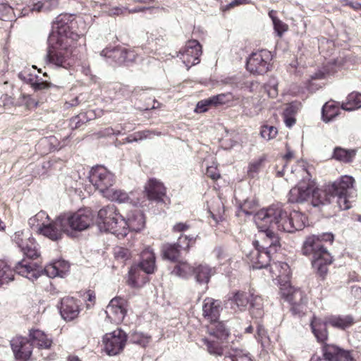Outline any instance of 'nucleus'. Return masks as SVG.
<instances>
[{
  "mask_svg": "<svg viewBox=\"0 0 361 361\" xmlns=\"http://www.w3.org/2000/svg\"><path fill=\"white\" fill-rule=\"evenodd\" d=\"M76 23L67 16H59L48 37L47 63L56 67L68 68L72 64L75 49L85 44V39L73 31Z\"/></svg>",
  "mask_w": 361,
  "mask_h": 361,
  "instance_id": "1",
  "label": "nucleus"
},
{
  "mask_svg": "<svg viewBox=\"0 0 361 361\" xmlns=\"http://www.w3.org/2000/svg\"><path fill=\"white\" fill-rule=\"evenodd\" d=\"M254 219L262 235H265L267 241L270 242V247L279 246V238L273 230L276 228L288 232L286 225L291 224L289 214L279 204H273L258 211Z\"/></svg>",
  "mask_w": 361,
  "mask_h": 361,
  "instance_id": "2",
  "label": "nucleus"
},
{
  "mask_svg": "<svg viewBox=\"0 0 361 361\" xmlns=\"http://www.w3.org/2000/svg\"><path fill=\"white\" fill-rule=\"evenodd\" d=\"M302 251L306 256H312V264L321 275L327 272V265L332 262V257L321 243L320 237L308 236L303 243Z\"/></svg>",
  "mask_w": 361,
  "mask_h": 361,
  "instance_id": "3",
  "label": "nucleus"
},
{
  "mask_svg": "<svg viewBox=\"0 0 361 361\" xmlns=\"http://www.w3.org/2000/svg\"><path fill=\"white\" fill-rule=\"evenodd\" d=\"M97 224L100 229L109 231L119 238L127 235L126 220L114 205H108L98 212Z\"/></svg>",
  "mask_w": 361,
  "mask_h": 361,
  "instance_id": "4",
  "label": "nucleus"
},
{
  "mask_svg": "<svg viewBox=\"0 0 361 361\" xmlns=\"http://www.w3.org/2000/svg\"><path fill=\"white\" fill-rule=\"evenodd\" d=\"M355 180L352 176H343L341 179L328 185V191L333 192L338 207L342 210L348 209L357 196L354 188Z\"/></svg>",
  "mask_w": 361,
  "mask_h": 361,
  "instance_id": "5",
  "label": "nucleus"
},
{
  "mask_svg": "<svg viewBox=\"0 0 361 361\" xmlns=\"http://www.w3.org/2000/svg\"><path fill=\"white\" fill-rule=\"evenodd\" d=\"M295 171L296 176L302 177V180L290 190L288 200L290 202L302 203L311 198L312 184L310 181V173L305 168L299 166Z\"/></svg>",
  "mask_w": 361,
  "mask_h": 361,
  "instance_id": "6",
  "label": "nucleus"
},
{
  "mask_svg": "<svg viewBox=\"0 0 361 361\" xmlns=\"http://www.w3.org/2000/svg\"><path fill=\"white\" fill-rule=\"evenodd\" d=\"M62 217L67 228V235H71L73 231H81L88 228L93 221L91 212L83 210L73 214H63Z\"/></svg>",
  "mask_w": 361,
  "mask_h": 361,
  "instance_id": "7",
  "label": "nucleus"
},
{
  "mask_svg": "<svg viewBox=\"0 0 361 361\" xmlns=\"http://www.w3.org/2000/svg\"><path fill=\"white\" fill-rule=\"evenodd\" d=\"M89 178L92 184L102 195L109 190L115 182L114 175L103 166L93 167Z\"/></svg>",
  "mask_w": 361,
  "mask_h": 361,
  "instance_id": "8",
  "label": "nucleus"
},
{
  "mask_svg": "<svg viewBox=\"0 0 361 361\" xmlns=\"http://www.w3.org/2000/svg\"><path fill=\"white\" fill-rule=\"evenodd\" d=\"M126 341V334L121 329H117L103 336V349L109 355H116L123 351Z\"/></svg>",
  "mask_w": 361,
  "mask_h": 361,
  "instance_id": "9",
  "label": "nucleus"
},
{
  "mask_svg": "<svg viewBox=\"0 0 361 361\" xmlns=\"http://www.w3.org/2000/svg\"><path fill=\"white\" fill-rule=\"evenodd\" d=\"M12 238L27 257L32 259L39 256L37 244L29 231H16Z\"/></svg>",
  "mask_w": 361,
  "mask_h": 361,
  "instance_id": "10",
  "label": "nucleus"
},
{
  "mask_svg": "<svg viewBox=\"0 0 361 361\" xmlns=\"http://www.w3.org/2000/svg\"><path fill=\"white\" fill-rule=\"evenodd\" d=\"M271 54L267 50L252 53L247 61V70L254 74H263L269 69Z\"/></svg>",
  "mask_w": 361,
  "mask_h": 361,
  "instance_id": "11",
  "label": "nucleus"
},
{
  "mask_svg": "<svg viewBox=\"0 0 361 361\" xmlns=\"http://www.w3.org/2000/svg\"><path fill=\"white\" fill-rule=\"evenodd\" d=\"M262 248L260 250L255 248L250 255V261L254 269H263L267 267L270 262L269 253L271 251H276L278 247H270V242L267 241V237L264 235Z\"/></svg>",
  "mask_w": 361,
  "mask_h": 361,
  "instance_id": "12",
  "label": "nucleus"
},
{
  "mask_svg": "<svg viewBox=\"0 0 361 361\" xmlns=\"http://www.w3.org/2000/svg\"><path fill=\"white\" fill-rule=\"evenodd\" d=\"M202 47L198 41H188L183 51H180V59L188 70L191 66L200 63L202 55Z\"/></svg>",
  "mask_w": 361,
  "mask_h": 361,
  "instance_id": "13",
  "label": "nucleus"
},
{
  "mask_svg": "<svg viewBox=\"0 0 361 361\" xmlns=\"http://www.w3.org/2000/svg\"><path fill=\"white\" fill-rule=\"evenodd\" d=\"M63 233L67 234V228L64 224L62 215L53 221H49L45 226L39 229V234L53 241L61 239Z\"/></svg>",
  "mask_w": 361,
  "mask_h": 361,
  "instance_id": "14",
  "label": "nucleus"
},
{
  "mask_svg": "<svg viewBox=\"0 0 361 361\" xmlns=\"http://www.w3.org/2000/svg\"><path fill=\"white\" fill-rule=\"evenodd\" d=\"M126 300L121 298H113L106 309L107 319L112 323H121L126 315Z\"/></svg>",
  "mask_w": 361,
  "mask_h": 361,
  "instance_id": "15",
  "label": "nucleus"
},
{
  "mask_svg": "<svg viewBox=\"0 0 361 361\" xmlns=\"http://www.w3.org/2000/svg\"><path fill=\"white\" fill-rule=\"evenodd\" d=\"M11 345L16 359L25 361L30 357L32 352V344L27 338L17 336L12 339Z\"/></svg>",
  "mask_w": 361,
  "mask_h": 361,
  "instance_id": "16",
  "label": "nucleus"
},
{
  "mask_svg": "<svg viewBox=\"0 0 361 361\" xmlns=\"http://www.w3.org/2000/svg\"><path fill=\"white\" fill-rule=\"evenodd\" d=\"M222 310L221 302L212 298H207L202 304V316L208 322H216L219 319Z\"/></svg>",
  "mask_w": 361,
  "mask_h": 361,
  "instance_id": "17",
  "label": "nucleus"
},
{
  "mask_svg": "<svg viewBox=\"0 0 361 361\" xmlns=\"http://www.w3.org/2000/svg\"><path fill=\"white\" fill-rule=\"evenodd\" d=\"M14 271L31 281L37 279L40 276V271L37 264L26 259L18 262L15 267Z\"/></svg>",
  "mask_w": 361,
  "mask_h": 361,
  "instance_id": "18",
  "label": "nucleus"
},
{
  "mask_svg": "<svg viewBox=\"0 0 361 361\" xmlns=\"http://www.w3.org/2000/svg\"><path fill=\"white\" fill-rule=\"evenodd\" d=\"M145 191L149 200L157 202L163 201L166 196V188L156 179H150L145 186Z\"/></svg>",
  "mask_w": 361,
  "mask_h": 361,
  "instance_id": "19",
  "label": "nucleus"
},
{
  "mask_svg": "<svg viewBox=\"0 0 361 361\" xmlns=\"http://www.w3.org/2000/svg\"><path fill=\"white\" fill-rule=\"evenodd\" d=\"M324 351V358L326 361H353V360L349 351L334 345H326Z\"/></svg>",
  "mask_w": 361,
  "mask_h": 361,
  "instance_id": "20",
  "label": "nucleus"
},
{
  "mask_svg": "<svg viewBox=\"0 0 361 361\" xmlns=\"http://www.w3.org/2000/svg\"><path fill=\"white\" fill-rule=\"evenodd\" d=\"M60 312L61 317L68 321L73 320L79 314V307L73 298L66 297L61 300Z\"/></svg>",
  "mask_w": 361,
  "mask_h": 361,
  "instance_id": "21",
  "label": "nucleus"
},
{
  "mask_svg": "<svg viewBox=\"0 0 361 361\" xmlns=\"http://www.w3.org/2000/svg\"><path fill=\"white\" fill-rule=\"evenodd\" d=\"M312 204L314 207L319 204H325L331 203L333 200L336 199L333 192L328 191V186L325 190L314 188L312 185V190L311 192Z\"/></svg>",
  "mask_w": 361,
  "mask_h": 361,
  "instance_id": "22",
  "label": "nucleus"
},
{
  "mask_svg": "<svg viewBox=\"0 0 361 361\" xmlns=\"http://www.w3.org/2000/svg\"><path fill=\"white\" fill-rule=\"evenodd\" d=\"M30 337L32 346L35 345L39 349H49L52 345V339L41 330L32 329L30 331Z\"/></svg>",
  "mask_w": 361,
  "mask_h": 361,
  "instance_id": "23",
  "label": "nucleus"
},
{
  "mask_svg": "<svg viewBox=\"0 0 361 361\" xmlns=\"http://www.w3.org/2000/svg\"><path fill=\"white\" fill-rule=\"evenodd\" d=\"M270 271L274 279L281 282L288 281L290 275V269L286 262H277L271 264Z\"/></svg>",
  "mask_w": 361,
  "mask_h": 361,
  "instance_id": "24",
  "label": "nucleus"
},
{
  "mask_svg": "<svg viewBox=\"0 0 361 361\" xmlns=\"http://www.w3.org/2000/svg\"><path fill=\"white\" fill-rule=\"evenodd\" d=\"M140 257V268L147 274H152L156 268L153 250L150 247H147L141 252Z\"/></svg>",
  "mask_w": 361,
  "mask_h": 361,
  "instance_id": "25",
  "label": "nucleus"
},
{
  "mask_svg": "<svg viewBox=\"0 0 361 361\" xmlns=\"http://www.w3.org/2000/svg\"><path fill=\"white\" fill-rule=\"evenodd\" d=\"M69 264L64 260L56 261L45 267L44 271L49 278L63 277L68 271Z\"/></svg>",
  "mask_w": 361,
  "mask_h": 361,
  "instance_id": "26",
  "label": "nucleus"
},
{
  "mask_svg": "<svg viewBox=\"0 0 361 361\" xmlns=\"http://www.w3.org/2000/svg\"><path fill=\"white\" fill-rule=\"evenodd\" d=\"M207 326V333L220 340H226L229 336V330L224 323L219 321L210 322Z\"/></svg>",
  "mask_w": 361,
  "mask_h": 361,
  "instance_id": "27",
  "label": "nucleus"
},
{
  "mask_svg": "<svg viewBox=\"0 0 361 361\" xmlns=\"http://www.w3.org/2000/svg\"><path fill=\"white\" fill-rule=\"evenodd\" d=\"M326 325H328L326 323V317L325 318L324 321H322L321 319L317 317H313L312 320L311 321V328L312 332L317 338V341L319 342L323 343L327 339L328 332L326 330Z\"/></svg>",
  "mask_w": 361,
  "mask_h": 361,
  "instance_id": "28",
  "label": "nucleus"
},
{
  "mask_svg": "<svg viewBox=\"0 0 361 361\" xmlns=\"http://www.w3.org/2000/svg\"><path fill=\"white\" fill-rule=\"evenodd\" d=\"M326 323L334 328L345 329L353 324L354 319L350 315H331L326 317Z\"/></svg>",
  "mask_w": 361,
  "mask_h": 361,
  "instance_id": "29",
  "label": "nucleus"
},
{
  "mask_svg": "<svg viewBox=\"0 0 361 361\" xmlns=\"http://www.w3.org/2000/svg\"><path fill=\"white\" fill-rule=\"evenodd\" d=\"M214 274V268H212L205 264H199L194 269L195 279L199 283L207 284L211 276Z\"/></svg>",
  "mask_w": 361,
  "mask_h": 361,
  "instance_id": "30",
  "label": "nucleus"
},
{
  "mask_svg": "<svg viewBox=\"0 0 361 361\" xmlns=\"http://www.w3.org/2000/svg\"><path fill=\"white\" fill-rule=\"evenodd\" d=\"M290 222L291 224L286 225L288 233H293L295 231L302 230L306 222V216L300 212L293 211L289 214Z\"/></svg>",
  "mask_w": 361,
  "mask_h": 361,
  "instance_id": "31",
  "label": "nucleus"
},
{
  "mask_svg": "<svg viewBox=\"0 0 361 361\" xmlns=\"http://www.w3.org/2000/svg\"><path fill=\"white\" fill-rule=\"evenodd\" d=\"M127 222V234L129 231H140L142 230L145 224L144 215L140 212H136L129 215Z\"/></svg>",
  "mask_w": 361,
  "mask_h": 361,
  "instance_id": "32",
  "label": "nucleus"
},
{
  "mask_svg": "<svg viewBox=\"0 0 361 361\" xmlns=\"http://www.w3.org/2000/svg\"><path fill=\"white\" fill-rule=\"evenodd\" d=\"M339 103L329 101L322 107V119L326 123L330 122L339 114Z\"/></svg>",
  "mask_w": 361,
  "mask_h": 361,
  "instance_id": "33",
  "label": "nucleus"
},
{
  "mask_svg": "<svg viewBox=\"0 0 361 361\" xmlns=\"http://www.w3.org/2000/svg\"><path fill=\"white\" fill-rule=\"evenodd\" d=\"M361 107V94L352 92L346 98V102H343L341 108L343 110L351 111Z\"/></svg>",
  "mask_w": 361,
  "mask_h": 361,
  "instance_id": "34",
  "label": "nucleus"
},
{
  "mask_svg": "<svg viewBox=\"0 0 361 361\" xmlns=\"http://www.w3.org/2000/svg\"><path fill=\"white\" fill-rule=\"evenodd\" d=\"M110 56H112L114 59H115L118 63H124L126 62L133 61L135 58V55L133 51H128L125 49H114Z\"/></svg>",
  "mask_w": 361,
  "mask_h": 361,
  "instance_id": "35",
  "label": "nucleus"
},
{
  "mask_svg": "<svg viewBox=\"0 0 361 361\" xmlns=\"http://www.w3.org/2000/svg\"><path fill=\"white\" fill-rule=\"evenodd\" d=\"M49 221V216L45 212L41 211L29 219V224L32 227H35L37 232L39 233V229L45 226Z\"/></svg>",
  "mask_w": 361,
  "mask_h": 361,
  "instance_id": "36",
  "label": "nucleus"
},
{
  "mask_svg": "<svg viewBox=\"0 0 361 361\" xmlns=\"http://www.w3.org/2000/svg\"><path fill=\"white\" fill-rule=\"evenodd\" d=\"M103 196L111 201H115L119 203L126 202L129 199V196L127 192L121 190H115L111 188L107 190Z\"/></svg>",
  "mask_w": 361,
  "mask_h": 361,
  "instance_id": "37",
  "label": "nucleus"
},
{
  "mask_svg": "<svg viewBox=\"0 0 361 361\" xmlns=\"http://www.w3.org/2000/svg\"><path fill=\"white\" fill-rule=\"evenodd\" d=\"M194 269L195 268L191 267L188 262H182L176 265L171 273L179 277L188 278L194 274Z\"/></svg>",
  "mask_w": 361,
  "mask_h": 361,
  "instance_id": "38",
  "label": "nucleus"
},
{
  "mask_svg": "<svg viewBox=\"0 0 361 361\" xmlns=\"http://www.w3.org/2000/svg\"><path fill=\"white\" fill-rule=\"evenodd\" d=\"M13 270L4 260H0V286L13 280Z\"/></svg>",
  "mask_w": 361,
  "mask_h": 361,
  "instance_id": "39",
  "label": "nucleus"
},
{
  "mask_svg": "<svg viewBox=\"0 0 361 361\" xmlns=\"http://www.w3.org/2000/svg\"><path fill=\"white\" fill-rule=\"evenodd\" d=\"M251 299L249 303L251 306V314L255 317H261L263 315L262 298L259 295H255L254 293L250 294Z\"/></svg>",
  "mask_w": 361,
  "mask_h": 361,
  "instance_id": "40",
  "label": "nucleus"
},
{
  "mask_svg": "<svg viewBox=\"0 0 361 361\" xmlns=\"http://www.w3.org/2000/svg\"><path fill=\"white\" fill-rule=\"evenodd\" d=\"M202 341L210 355L214 356H222L224 355V348L218 342L211 341L207 338H202Z\"/></svg>",
  "mask_w": 361,
  "mask_h": 361,
  "instance_id": "41",
  "label": "nucleus"
},
{
  "mask_svg": "<svg viewBox=\"0 0 361 361\" xmlns=\"http://www.w3.org/2000/svg\"><path fill=\"white\" fill-rule=\"evenodd\" d=\"M251 293L238 291L234 294L231 301L237 306L240 310H244L250 302Z\"/></svg>",
  "mask_w": 361,
  "mask_h": 361,
  "instance_id": "42",
  "label": "nucleus"
},
{
  "mask_svg": "<svg viewBox=\"0 0 361 361\" xmlns=\"http://www.w3.org/2000/svg\"><path fill=\"white\" fill-rule=\"evenodd\" d=\"M355 155V150H346L341 147H336L333 157L340 161L350 162L353 160Z\"/></svg>",
  "mask_w": 361,
  "mask_h": 361,
  "instance_id": "43",
  "label": "nucleus"
},
{
  "mask_svg": "<svg viewBox=\"0 0 361 361\" xmlns=\"http://www.w3.org/2000/svg\"><path fill=\"white\" fill-rule=\"evenodd\" d=\"M225 359L231 361H253L248 353L238 349H234L228 355H226Z\"/></svg>",
  "mask_w": 361,
  "mask_h": 361,
  "instance_id": "44",
  "label": "nucleus"
},
{
  "mask_svg": "<svg viewBox=\"0 0 361 361\" xmlns=\"http://www.w3.org/2000/svg\"><path fill=\"white\" fill-rule=\"evenodd\" d=\"M284 283L281 285L280 293L281 296L286 300H288L290 294L291 292L293 293L294 295L300 298L301 296V290L300 289L293 287L288 281H283Z\"/></svg>",
  "mask_w": 361,
  "mask_h": 361,
  "instance_id": "45",
  "label": "nucleus"
},
{
  "mask_svg": "<svg viewBox=\"0 0 361 361\" xmlns=\"http://www.w3.org/2000/svg\"><path fill=\"white\" fill-rule=\"evenodd\" d=\"M211 97L212 102H213V106H214L230 104L235 100L234 96L230 92L219 94Z\"/></svg>",
  "mask_w": 361,
  "mask_h": 361,
  "instance_id": "46",
  "label": "nucleus"
},
{
  "mask_svg": "<svg viewBox=\"0 0 361 361\" xmlns=\"http://www.w3.org/2000/svg\"><path fill=\"white\" fill-rule=\"evenodd\" d=\"M306 298L301 291V296L298 298L291 292L288 302L292 305V310L294 313H299L302 311V305L305 302Z\"/></svg>",
  "mask_w": 361,
  "mask_h": 361,
  "instance_id": "47",
  "label": "nucleus"
},
{
  "mask_svg": "<svg viewBox=\"0 0 361 361\" xmlns=\"http://www.w3.org/2000/svg\"><path fill=\"white\" fill-rule=\"evenodd\" d=\"M160 135V133H155L154 131L150 130H143L134 133L133 135H130L127 140L128 142H137L140 140H142L147 138H152L153 135Z\"/></svg>",
  "mask_w": 361,
  "mask_h": 361,
  "instance_id": "48",
  "label": "nucleus"
},
{
  "mask_svg": "<svg viewBox=\"0 0 361 361\" xmlns=\"http://www.w3.org/2000/svg\"><path fill=\"white\" fill-rule=\"evenodd\" d=\"M59 5V0H45L44 2L38 1L32 5L31 11L39 12L44 8L47 10L55 8Z\"/></svg>",
  "mask_w": 361,
  "mask_h": 361,
  "instance_id": "49",
  "label": "nucleus"
},
{
  "mask_svg": "<svg viewBox=\"0 0 361 361\" xmlns=\"http://www.w3.org/2000/svg\"><path fill=\"white\" fill-rule=\"evenodd\" d=\"M180 254V250L176 245H166L163 249L164 257L171 261L176 260Z\"/></svg>",
  "mask_w": 361,
  "mask_h": 361,
  "instance_id": "50",
  "label": "nucleus"
},
{
  "mask_svg": "<svg viewBox=\"0 0 361 361\" xmlns=\"http://www.w3.org/2000/svg\"><path fill=\"white\" fill-rule=\"evenodd\" d=\"M278 134L277 128L274 126L264 125L262 126L260 135L266 140H270L276 137Z\"/></svg>",
  "mask_w": 361,
  "mask_h": 361,
  "instance_id": "51",
  "label": "nucleus"
},
{
  "mask_svg": "<svg viewBox=\"0 0 361 361\" xmlns=\"http://www.w3.org/2000/svg\"><path fill=\"white\" fill-rule=\"evenodd\" d=\"M264 159L262 158L257 159L252 161L248 166V176L254 177L262 167Z\"/></svg>",
  "mask_w": 361,
  "mask_h": 361,
  "instance_id": "52",
  "label": "nucleus"
},
{
  "mask_svg": "<svg viewBox=\"0 0 361 361\" xmlns=\"http://www.w3.org/2000/svg\"><path fill=\"white\" fill-rule=\"evenodd\" d=\"M150 337L140 332H135L132 335V341L135 343L145 346L149 341Z\"/></svg>",
  "mask_w": 361,
  "mask_h": 361,
  "instance_id": "53",
  "label": "nucleus"
},
{
  "mask_svg": "<svg viewBox=\"0 0 361 361\" xmlns=\"http://www.w3.org/2000/svg\"><path fill=\"white\" fill-rule=\"evenodd\" d=\"M210 106H213V102H212V97L200 101L197 104L195 111L197 113H204L208 110Z\"/></svg>",
  "mask_w": 361,
  "mask_h": 361,
  "instance_id": "54",
  "label": "nucleus"
},
{
  "mask_svg": "<svg viewBox=\"0 0 361 361\" xmlns=\"http://www.w3.org/2000/svg\"><path fill=\"white\" fill-rule=\"evenodd\" d=\"M194 241L192 238H188V236H183L181 235L177 242V244L176 245L178 247H179L181 250H188L190 247V243H192Z\"/></svg>",
  "mask_w": 361,
  "mask_h": 361,
  "instance_id": "55",
  "label": "nucleus"
},
{
  "mask_svg": "<svg viewBox=\"0 0 361 361\" xmlns=\"http://www.w3.org/2000/svg\"><path fill=\"white\" fill-rule=\"evenodd\" d=\"M274 30L277 32L279 36H281L282 34L288 30V25L283 23L281 20L278 19H274V22H273Z\"/></svg>",
  "mask_w": 361,
  "mask_h": 361,
  "instance_id": "56",
  "label": "nucleus"
},
{
  "mask_svg": "<svg viewBox=\"0 0 361 361\" xmlns=\"http://www.w3.org/2000/svg\"><path fill=\"white\" fill-rule=\"evenodd\" d=\"M114 255L116 258L124 260L129 257L130 252L126 248L117 247L115 249Z\"/></svg>",
  "mask_w": 361,
  "mask_h": 361,
  "instance_id": "57",
  "label": "nucleus"
},
{
  "mask_svg": "<svg viewBox=\"0 0 361 361\" xmlns=\"http://www.w3.org/2000/svg\"><path fill=\"white\" fill-rule=\"evenodd\" d=\"M206 174L212 180H217L220 178V173L217 168L214 166H208L207 169Z\"/></svg>",
  "mask_w": 361,
  "mask_h": 361,
  "instance_id": "58",
  "label": "nucleus"
},
{
  "mask_svg": "<svg viewBox=\"0 0 361 361\" xmlns=\"http://www.w3.org/2000/svg\"><path fill=\"white\" fill-rule=\"evenodd\" d=\"M343 6H348L355 11L361 10V4L357 1L353 0H340Z\"/></svg>",
  "mask_w": 361,
  "mask_h": 361,
  "instance_id": "59",
  "label": "nucleus"
},
{
  "mask_svg": "<svg viewBox=\"0 0 361 361\" xmlns=\"http://www.w3.org/2000/svg\"><path fill=\"white\" fill-rule=\"evenodd\" d=\"M297 113V107L293 104L288 105L283 111V116H295Z\"/></svg>",
  "mask_w": 361,
  "mask_h": 361,
  "instance_id": "60",
  "label": "nucleus"
},
{
  "mask_svg": "<svg viewBox=\"0 0 361 361\" xmlns=\"http://www.w3.org/2000/svg\"><path fill=\"white\" fill-rule=\"evenodd\" d=\"M351 293L354 295L355 298H361V286L358 285H353L351 286Z\"/></svg>",
  "mask_w": 361,
  "mask_h": 361,
  "instance_id": "61",
  "label": "nucleus"
},
{
  "mask_svg": "<svg viewBox=\"0 0 361 361\" xmlns=\"http://www.w3.org/2000/svg\"><path fill=\"white\" fill-rule=\"evenodd\" d=\"M317 236L320 237L322 243V241H329V242L332 243L334 240V235L331 233H323V234L317 235Z\"/></svg>",
  "mask_w": 361,
  "mask_h": 361,
  "instance_id": "62",
  "label": "nucleus"
},
{
  "mask_svg": "<svg viewBox=\"0 0 361 361\" xmlns=\"http://www.w3.org/2000/svg\"><path fill=\"white\" fill-rule=\"evenodd\" d=\"M246 4H247V0H233L231 3H229L227 5L226 8L228 9V8H233V7L239 6V5Z\"/></svg>",
  "mask_w": 361,
  "mask_h": 361,
  "instance_id": "63",
  "label": "nucleus"
},
{
  "mask_svg": "<svg viewBox=\"0 0 361 361\" xmlns=\"http://www.w3.org/2000/svg\"><path fill=\"white\" fill-rule=\"evenodd\" d=\"M284 122L286 126L290 128L295 123V116H283Z\"/></svg>",
  "mask_w": 361,
  "mask_h": 361,
  "instance_id": "64",
  "label": "nucleus"
}]
</instances>
